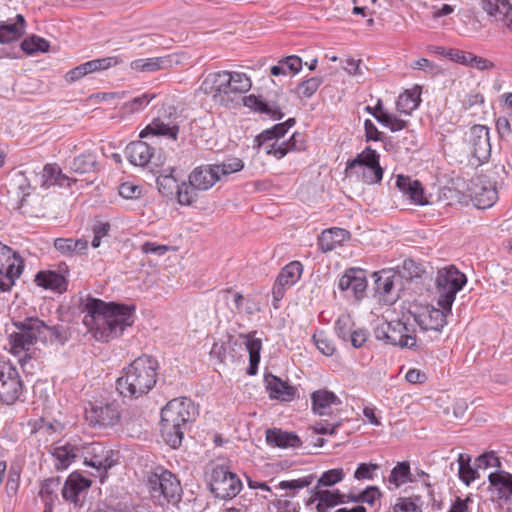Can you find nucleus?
<instances>
[{"instance_id":"obj_7","label":"nucleus","mask_w":512,"mask_h":512,"mask_svg":"<svg viewBox=\"0 0 512 512\" xmlns=\"http://www.w3.org/2000/svg\"><path fill=\"white\" fill-rule=\"evenodd\" d=\"M242 487L239 476L230 471L228 466L216 465L212 469L209 490L215 498L230 500L240 493Z\"/></svg>"},{"instance_id":"obj_15","label":"nucleus","mask_w":512,"mask_h":512,"mask_svg":"<svg viewBox=\"0 0 512 512\" xmlns=\"http://www.w3.org/2000/svg\"><path fill=\"white\" fill-rule=\"evenodd\" d=\"M375 294L380 301L387 304H393L398 299L395 292V282L400 280L401 276L392 270H381L373 273Z\"/></svg>"},{"instance_id":"obj_58","label":"nucleus","mask_w":512,"mask_h":512,"mask_svg":"<svg viewBox=\"0 0 512 512\" xmlns=\"http://www.w3.org/2000/svg\"><path fill=\"white\" fill-rule=\"evenodd\" d=\"M214 168L217 170V174L220 179L221 176H228L232 173L241 171L244 168V162L240 158L229 157L220 164H214Z\"/></svg>"},{"instance_id":"obj_55","label":"nucleus","mask_w":512,"mask_h":512,"mask_svg":"<svg viewBox=\"0 0 512 512\" xmlns=\"http://www.w3.org/2000/svg\"><path fill=\"white\" fill-rule=\"evenodd\" d=\"M497 199L495 188L482 187L480 191H475L472 200L479 209L491 207Z\"/></svg>"},{"instance_id":"obj_45","label":"nucleus","mask_w":512,"mask_h":512,"mask_svg":"<svg viewBox=\"0 0 512 512\" xmlns=\"http://www.w3.org/2000/svg\"><path fill=\"white\" fill-rule=\"evenodd\" d=\"M98 162L94 153H83L72 160L70 169L77 174H89L97 171Z\"/></svg>"},{"instance_id":"obj_61","label":"nucleus","mask_w":512,"mask_h":512,"mask_svg":"<svg viewBox=\"0 0 512 512\" xmlns=\"http://www.w3.org/2000/svg\"><path fill=\"white\" fill-rule=\"evenodd\" d=\"M91 230L93 233L91 245L93 248H98L101 245L102 239L109 235L111 224L95 218L91 226Z\"/></svg>"},{"instance_id":"obj_53","label":"nucleus","mask_w":512,"mask_h":512,"mask_svg":"<svg viewBox=\"0 0 512 512\" xmlns=\"http://www.w3.org/2000/svg\"><path fill=\"white\" fill-rule=\"evenodd\" d=\"M199 189L192 186L189 181H183L179 184L177 192L175 196L177 197V201L182 206H190L198 199V191Z\"/></svg>"},{"instance_id":"obj_14","label":"nucleus","mask_w":512,"mask_h":512,"mask_svg":"<svg viewBox=\"0 0 512 512\" xmlns=\"http://www.w3.org/2000/svg\"><path fill=\"white\" fill-rule=\"evenodd\" d=\"M165 118H168V122L162 117H157L152 120L139 134L140 138L147 136H161L176 141L179 134V124L177 116L171 111L166 113Z\"/></svg>"},{"instance_id":"obj_35","label":"nucleus","mask_w":512,"mask_h":512,"mask_svg":"<svg viewBox=\"0 0 512 512\" xmlns=\"http://www.w3.org/2000/svg\"><path fill=\"white\" fill-rule=\"evenodd\" d=\"M421 87L415 85L411 89H406L401 93L396 101V109L398 112L410 115L416 110L421 103Z\"/></svg>"},{"instance_id":"obj_46","label":"nucleus","mask_w":512,"mask_h":512,"mask_svg":"<svg viewBox=\"0 0 512 512\" xmlns=\"http://www.w3.org/2000/svg\"><path fill=\"white\" fill-rule=\"evenodd\" d=\"M174 169L170 168L169 172L164 170L156 179L158 191L166 198L172 199L178 189V180L173 175Z\"/></svg>"},{"instance_id":"obj_4","label":"nucleus","mask_w":512,"mask_h":512,"mask_svg":"<svg viewBox=\"0 0 512 512\" xmlns=\"http://www.w3.org/2000/svg\"><path fill=\"white\" fill-rule=\"evenodd\" d=\"M415 330L408 327V324L401 320L382 321L374 328V336L385 344L411 349L416 352L423 350L418 344Z\"/></svg>"},{"instance_id":"obj_43","label":"nucleus","mask_w":512,"mask_h":512,"mask_svg":"<svg viewBox=\"0 0 512 512\" xmlns=\"http://www.w3.org/2000/svg\"><path fill=\"white\" fill-rule=\"evenodd\" d=\"M71 337L69 329L63 325L49 326L45 323L41 342L43 344H59L64 345Z\"/></svg>"},{"instance_id":"obj_5","label":"nucleus","mask_w":512,"mask_h":512,"mask_svg":"<svg viewBox=\"0 0 512 512\" xmlns=\"http://www.w3.org/2000/svg\"><path fill=\"white\" fill-rule=\"evenodd\" d=\"M466 283V275L455 265L451 264L439 269L435 279L439 307L450 312L457 293Z\"/></svg>"},{"instance_id":"obj_2","label":"nucleus","mask_w":512,"mask_h":512,"mask_svg":"<svg viewBox=\"0 0 512 512\" xmlns=\"http://www.w3.org/2000/svg\"><path fill=\"white\" fill-rule=\"evenodd\" d=\"M158 360L147 354L137 357L123 368L116 381V390L124 398L137 399L151 391L157 382Z\"/></svg>"},{"instance_id":"obj_20","label":"nucleus","mask_w":512,"mask_h":512,"mask_svg":"<svg viewBox=\"0 0 512 512\" xmlns=\"http://www.w3.org/2000/svg\"><path fill=\"white\" fill-rule=\"evenodd\" d=\"M396 187L412 203L420 206L429 204L423 185L419 180H413L409 176L400 174L396 179Z\"/></svg>"},{"instance_id":"obj_23","label":"nucleus","mask_w":512,"mask_h":512,"mask_svg":"<svg viewBox=\"0 0 512 512\" xmlns=\"http://www.w3.org/2000/svg\"><path fill=\"white\" fill-rule=\"evenodd\" d=\"M92 481L78 472H72L65 480L62 497L67 502L78 504L79 496L91 487Z\"/></svg>"},{"instance_id":"obj_26","label":"nucleus","mask_w":512,"mask_h":512,"mask_svg":"<svg viewBox=\"0 0 512 512\" xmlns=\"http://www.w3.org/2000/svg\"><path fill=\"white\" fill-rule=\"evenodd\" d=\"M37 286L62 293L67 290L68 281L61 271L41 270L37 272L34 278Z\"/></svg>"},{"instance_id":"obj_56","label":"nucleus","mask_w":512,"mask_h":512,"mask_svg":"<svg viewBox=\"0 0 512 512\" xmlns=\"http://www.w3.org/2000/svg\"><path fill=\"white\" fill-rule=\"evenodd\" d=\"M376 121L390 129L391 132H397L407 128L408 121L398 118L396 115L389 113L387 110L379 113Z\"/></svg>"},{"instance_id":"obj_63","label":"nucleus","mask_w":512,"mask_h":512,"mask_svg":"<svg viewBox=\"0 0 512 512\" xmlns=\"http://www.w3.org/2000/svg\"><path fill=\"white\" fill-rule=\"evenodd\" d=\"M317 349L325 356H332L336 347L324 331L315 332L312 337Z\"/></svg>"},{"instance_id":"obj_1","label":"nucleus","mask_w":512,"mask_h":512,"mask_svg":"<svg viewBox=\"0 0 512 512\" xmlns=\"http://www.w3.org/2000/svg\"><path fill=\"white\" fill-rule=\"evenodd\" d=\"M85 312L83 324L99 342L107 343L120 337L127 327L134 324L136 306L119 302H105L87 296L82 303Z\"/></svg>"},{"instance_id":"obj_18","label":"nucleus","mask_w":512,"mask_h":512,"mask_svg":"<svg viewBox=\"0 0 512 512\" xmlns=\"http://www.w3.org/2000/svg\"><path fill=\"white\" fill-rule=\"evenodd\" d=\"M311 493L312 495L308 501V504L317 502V512H329V510H331L332 508L340 504L346 503V495L342 493L339 489L329 490L314 487L311 490Z\"/></svg>"},{"instance_id":"obj_49","label":"nucleus","mask_w":512,"mask_h":512,"mask_svg":"<svg viewBox=\"0 0 512 512\" xmlns=\"http://www.w3.org/2000/svg\"><path fill=\"white\" fill-rule=\"evenodd\" d=\"M471 457L468 454H459L458 463L459 470L458 476L459 479L467 486H469L473 481L479 478L478 468L474 465L472 467L470 465Z\"/></svg>"},{"instance_id":"obj_33","label":"nucleus","mask_w":512,"mask_h":512,"mask_svg":"<svg viewBox=\"0 0 512 512\" xmlns=\"http://www.w3.org/2000/svg\"><path fill=\"white\" fill-rule=\"evenodd\" d=\"M256 331L248 334H241L240 337L245 339V346L249 353V366L246 373L249 376H254L258 372V365L260 363V352L262 349V341L260 338H255Z\"/></svg>"},{"instance_id":"obj_40","label":"nucleus","mask_w":512,"mask_h":512,"mask_svg":"<svg viewBox=\"0 0 512 512\" xmlns=\"http://www.w3.org/2000/svg\"><path fill=\"white\" fill-rule=\"evenodd\" d=\"M170 65L171 59L169 57L136 59L130 63L131 69L139 72H156L162 69H166Z\"/></svg>"},{"instance_id":"obj_3","label":"nucleus","mask_w":512,"mask_h":512,"mask_svg":"<svg viewBox=\"0 0 512 512\" xmlns=\"http://www.w3.org/2000/svg\"><path fill=\"white\" fill-rule=\"evenodd\" d=\"M146 485L156 506H176L182 500L183 491L179 479L162 466H157L146 473Z\"/></svg>"},{"instance_id":"obj_24","label":"nucleus","mask_w":512,"mask_h":512,"mask_svg":"<svg viewBox=\"0 0 512 512\" xmlns=\"http://www.w3.org/2000/svg\"><path fill=\"white\" fill-rule=\"evenodd\" d=\"M444 311L445 310L441 307L440 309L434 307H426L425 311L422 313H409L413 316L414 321L422 330H434L440 332L446 324V315Z\"/></svg>"},{"instance_id":"obj_19","label":"nucleus","mask_w":512,"mask_h":512,"mask_svg":"<svg viewBox=\"0 0 512 512\" xmlns=\"http://www.w3.org/2000/svg\"><path fill=\"white\" fill-rule=\"evenodd\" d=\"M480 6L488 16L512 30V4L510 0H480Z\"/></svg>"},{"instance_id":"obj_16","label":"nucleus","mask_w":512,"mask_h":512,"mask_svg":"<svg viewBox=\"0 0 512 512\" xmlns=\"http://www.w3.org/2000/svg\"><path fill=\"white\" fill-rule=\"evenodd\" d=\"M338 287L342 292L351 291L356 299H361L367 288L366 272L361 268H349L340 277Z\"/></svg>"},{"instance_id":"obj_10","label":"nucleus","mask_w":512,"mask_h":512,"mask_svg":"<svg viewBox=\"0 0 512 512\" xmlns=\"http://www.w3.org/2000/svg\"><path fill=\"white\" fill-rule=\"evenodd\" d=\"M118 452L100 442L82 444L83 463L86 466L95 468L99 472L106 473L118 462Z\"/></svg>"},{"instance_id":"obj_59","label":"nucleus","mask_w":512,"mask_h":512,"mask_svg":"<svg viewBox=\"0 0 512 512\" xmlns=\"http://www.w3.org/2000/svg\"><path fill=\"white\" fill-rule=\"evenodd\" d=\"M156 97L154 93H143L140 96L134 97L133 99L127 101L123 105V110L125 113H136L143 110L148 104Z\"/></svg>"},{"instance_id":"obj_21","label":"nucleus","mask_w":512,"mask_h":512,"mask_svg":"<svg viewBox=\"0 0 512 512\" xmlns=\"http://www.w3.org/2000/svg\"><path fill=\"white\" fill-rule=\"evenodd\" d=\"M50 453L56 459L55 469H67L76 458L82 455V444L78 445L72 442H65L64 444H55Z\"/></svg>"},{"instance_id":"obj_41","label":"nucleus","mask_w":512,"mask_h":512,"mask_svg":"<svg viewBox=\"0 0 512 512\" xmlns=\"http://www.w3.org/2000/svg\"><path fill=\"white\" fill-rule=\"evenodd\" d=\"M57 251L66 255H81L88 249V242L84 239L57 238L54 241Z\"/></svg>"},{"instance_id":"obj_13","label":"nucleus","mask_w":512,"mask_h":512,"mask_svg":"<svg viewBox=\"0 0 512 512\" xmlns=\"http://www.w3.org/2000/svg\"><path fill=\"white\" fill-rule=\"evenodd\" d=\"M468 143L471 153L479 164L488 161L491 155L489 129L485 125L475 124L469 129Z\"/></svg>"},{"instance_id":"obj_44","label":"nucleus","mask_w":512,"mask_h":512,"mask_svg":"<svg viewBox=\"0 0 512 512\" xmlns=\"http://www.w3.org/2000/svg\"><path fill=\"white\" fill-rule=\"evenodd\" d=\"M302 273V263L300 261H292L281 269L276 281H278L280 285L291 287L300 280Z\"/></svg>"},{"instance_id":"obj_39","label":"nucleus","mask_w":512,"mask_h":512,"mask_svg":"<svg viewBox=\"0 0 512 512\" xmlns=\"http://www.w3.org/2000/svg\"><path fill=\"white\" fill-rule=\"evenodd\" d=\"M188 429H182L178 424L166 423L160 421V432L163 440L173 449L181 446L184 433Z\"/></svg>"},{"instance_id":"obj_42","label":"nucleus","mask_w":512,"mask_h":512,"mask_svg":"<svg viewBox=\"0 0 512 512\" xmlns=\"http://www.w3.org/2000/svg\"><path fill=\"white\" fill-rule=\"evenodd\" d=\"M302 66L303 62L299 56L290 55L281 58L276 65H273L270 68V73L273 76L286 75L287 72L295 75L300 72Z\"/></svg>"},{"instance_id":"obj_12","label":"nucleus","mask_w":512,"mask_h":512,"mask_svg":"<svg viewBox=\"0 0 512 512\" xmlns=\"http://www.w3.org/2000/svg\"><path fill=\"white\" fill-rule=\"evenodd\" d=\"M281 93L274 95H248L243 99L244 106L261 114L268 115L273 120H281L284 117L282 107L279 104Z\"/></svg>"},{"instance_id":"obj_17","label":"nucleus","mask_w":512,"mask_h":512,"mask_svg":"<svg viewBox=\"0 0 512 512\" xmlns=\"http://www.w3.org/2000/svg\"><path fill=\"white\" fill-rule=\"evenodd\" d=\"M118 63V57L115 56L93 59L69 70L65 75V80L69 83H73L90 73L106 70Z\"/></svg>"},{"instance_id":"obj_8","label":"nucleus","mask_w":512,"mask_h":512,"mask_svg":"<svg viewBox=\"0 0 512 512\" xmlns=\"http://www.w3.org/2000/svg\"><path fill=\"white\" fill-rule=\"evenodd\" d=\"M120 419L121 412L116 401L89 402V406L85 408V420L95 429L112 428L120 422Z\"/></svg>"},{"instance_id":"obj_38","label":"nucleus","mask_w":512,"mask_h":512,"mask_svg":"<svg viewBox=\"0 0 512 512\" xmlns=\"http://www.w3.org/2000/svg\"><path fill=\"white\" fill-rule=\"evenodd\" d=\"M41 185L49 188L51 186L70 187V178L62 173L60 167L56 164H46L41 173Z\"/></svg>"},{"instance_id":"obj_60","label":"nucleus","mask_w":512,"mask_h":512,"mask_svg":"<svg viewBox=\"0 0 512 512\" xmlns=\"http://www.w3.org/2000/svg\"><path fill=\"white\" fill-rule=\"evenodd\" d=\"M21 468L18 465H11L8 470V477L6 482V494L9 498L17 495L20 487Z\"/></svg>"},{"instance_id":"obj_57","label":"nucleus","mask_w":512,"mask_h":512,"mask_svg":"<svg viewBox=\"0 0 512 512\" xmlns=\"http://www.w3.org/2000/svg\"><path fill=\"white\" fill-rule=\"evenodd\" d=\"M344 478L345 472L343 468H333L322 473L317 480V485L315 487H319V489H323V487H332L341 482Z\"/></svg>"},{"instance_id":"obj_6","label":"nucleus","mask_w":512,"mask_h":512,"mask_svg":"<svg viewBox=\"0 0 512 512\" xmlns=\"http://www.w3.org/2000/svg\"><path fill=\"white\" fill-rule=\"evenodd\" d=\"M13 326L18 330L9 335V344L14 354L28 351L31 346L41 342L45 322L38 317H26L23 320H12Z\"/></svg>"},{"instance_id":"obj_22","label":"nucleus","mask_w":512,"mask_h":512,"mask_svg":"<svg viewBox=\"0 0 512 512\" xmlns=\"http://www.w3.org/2000/svg\"><path fill=\"white\" fill-rule=\"evenodd\" d=\"M264 382L271 399L290 402L296 397L297 388L273 374H265Z\"/></svg>"},{"instance_id":"obj_50","label":"nucleus","mask_w":512,"mask_h":512,"mask_svg":"<svg viewBox=\"0 0 512 512\" xmlns=\"http://www.w3.org/2000/svg\"><path fill=\"white\" fill-rule=\"evenodd\" d=\"M315 480L314 474H309L304 477L293 479V480H283L279 482L277 488L282 490H288L286 493L287 497H294L298 490L309 487L313 481Z\"/></svg>"},{"instance_id":"obj_31","label":"nucleus","mask_w":512,"mask_h":512,"mask_svg":"<svg viewBox=\"0 0 512 512\" xmlns=\"http://www.w3.org/2000/svg\"><path fill=\"white\" fill-rule=\"evenodd\" d=\"M228 71H217L209 73L200 85V91L206 95H211L215 102L223 104L222 90L224 80Z\"/></svg>"},{"instance_id":"obj_37","label":"nucleus","mask_w":512,"mask_h":512,"mask_svg":"<svg viewBox=\"0 0 512 512\" xmlns=\"http://www.w3.org/2000/svg\"><path fill=\"white\" fill-rule=\"evenodd\" d=\"M488 480L498 493V497L505 501L511 499L512 496V474L503 470L490 473Z\"/></svg>"},{"instance_id":"obj_32","label":"nucleus","mask_w":512,"mask_h":512,"mask_svg":"<svg viewBox=\"0 0 512 512\" xmlns=\"http://www.w3.org/2000/svg\"><path fill=\"white\" fill-rule=\"evenodd\" d=\"M310 398L312 411L319 416L326 415L327 410L332 405H340L342 403L334 392L327 389L314 391Z\"/></svg>"},{"instance_id":"obj_54","label":"nucleus","mask_w":512,"mask_h":512,"mask_svg":"<svg viewBox=\"0 0 512 512\" xmlns=\"http://www.w3.org/2000/svg\"><path fill=\"white\" fill-rule=\"evenodd\" d=\"M374 156H379V153L372 149L370 146H367L361 153L357 154V156L353 159H349L346 162V171H350L351 173L360 170L363 167H366L368 164V159H373Z\"/></svg>"},{"instance_id":"obj_11","label":"nucleus","mask_w":512,"mask_h":512,"mask_svg":"<svg viewBox=\"0 0 512 512\" xmlns=\"http://www.w3.org/2000/svg\"><path fill=\"white\" fill-rule=\"evenodd\" d=\"M23 392V382L17 368L9 362L0 361V402L12 405Z\"/></svg>"},{"instance_id":"obj_29","label":"nucleus","mask_w":512,"mask_h":512,"mask_svg":"<svg viewBox=\"0 0 512 512\" xmlns=\"http://www.w3.org/2000/svg\"><path fill=\"white\" fill-rule=\"evenodd\" d=\"M188 178L189 183L192 186L203 191L210 189L217 181L220 180L214 165H201L196 167L190 173Z\"/></svg>"},{"instance_id":"obj_62","label":"nucleus","mask_w":512,"mask_h":512,"mask_svg":"<svg viewBox=\"0 0 512 512\" xmlns=\"http://www.w3.org/2000/svg\"><path fill=\"white\" fill-rule=\"evenodd\" d=\"M228 76L231 78V82L234 85V91L236 94H243L251 89L252 81L243 72L228 71Z\"/></svg>"},{"instance_id":"obj_52","label":"nucleus","mask_w":512,"mask_h":512,"mask_svg":"<svg viewBox=\"0 0 512 512\" xmlns=\"http://www.w3.org/2000/svg\"><path fill=\"white\" fill-rule=\"evenodd\" d=\"M49 47V42L37 35H31L25 38L20 44L21 50L27 55H34L39 52H47Z\"/></svg>"},{"instance_id":"obj_27","label":"nucleus","mask_w":512,"mask_h":512,"mask_svg":"<svg viewBox=\"0 0 512 512\" xmlns=\"http://www.w3.org/2000/svg\"><path fill=\"white\" fill-rule=\"evenodd\" d=\"M25 30L26 21L22 14H17L14 20L0 21V43L8 44L19 40Z\"/></svg>"},{"instance_id":"obj_25","label":"nucleus","mask_w":512,"mask_h":512,"mask_svg":"<svg viewBox=\"0 0 512 512\" xmlns=\"http://www.w3.org/2000/svg\"><path fill=\"white\" fill-rule=\"evenodd\" d=\"M350 237V232L343 228L332 227L325 229L318 236V249L323 253L330 252L336 247L342 245L346 240L350 239Z\"/></svg>"},{"instance_id":"obj_48","label":"nucleus","mask_w":512,"mask_h":512,"mask_svg":"<svg viewBox=\"0 0 512 512\" xmlns=\"http://www.w3.org/2000/svg\"><path fill=\"white\" fill-rule=\"evenodd\" d=\"M1 265V270L5 272L10 270V266L16 268L18 265L21 266V272H23L25 262L18 252L13 251L12 248L0 242V266Z\"/></svg>"},{"instance_id":"obj_64","label":"nucleus","mask_w":512,"mask_h":512,"mask_svg":"<svg viewBox=\"0 0 512 512\" xmlns=\"http://www.w3.org/2000/svg\"><path fill=\"white\" fill-rule=\"evenodd\" d=\"M496 130L501 141L512 139V121L506 116H500L496 119Z\"/></svg>"},{"instance_id":"obj_28","label":"nucleus","mask_w":512,"mask_h":512,"mask_svg":"<svg viewBox=\"0 0 512 512\" xmlns=\"http://www.w3.org/2000/svg\"><path fill=\"white\" fill-rule=\"evenodd\" d=\"M266 442L272 447L299 448L303 441L294 432L283 431L280 428H272L266 431Z\"/></svg>"},{"instance_id":"obj_51","label":"nucleus","mask_w":512,"mask_h":512,"mask_svg":"<svg viewBox=\"0 0 512 512\" xmlns=\"http://www.w3.org/2000/svg\"><path fill=\"white\" fill-rule=\"evenodd\" d=\"M61 484L60 477H51L41 483L39 496L43 503H55L58 499L57 491Z\"/></svg>"},{"instance_id":"obj_34","label":"nucleus","mask_w":512,"mask_h":512,"mask_svg":"<svg viewBox=\"0 0 512 512\" xmlns=\"http://www.w3.org/2000/svg\"><path fill=\"white\" fill-rule=\"evenodd\" d=\"M126 153L131 164L136 166H145L151 160L154 148H152L148 143L139 140L131 142L126 147Z\"/></svg>"},{"instance_id":"obj_36","label":"nucleus","mask_w":512,"mask_h":512,"mask_svg":"<svg viewBox=\"0 0 512 512\" xmlns=\"http://www.w3.org/2000/svg\"><path fill=\"white\" fill-rule=\"evenodd\" d=\"M365 184L373 185L380 183L383 179L384 169L380 165V155L368 159L366 167L352 172Z\"/></svg>"},{"instance_id":"obj_30","label":"nucleus","mask_w":512,"mask_h":512,"mask_svg":"<svg viewBox=\"0 0 512 512\" xmlns=\"http://www.w3.org/2000/svg\"><path fill=\"white\" fill-rule=\"evenodd\" d=\"M384 481L389 491L397 490L404 484L414 482L415 480L411 473L410 462L407 460L397 462V464L391 469L388 478Z\"/></svg>"},{"instance_id":"obj_47","label":"nucleus","mask_w":512,"mask_h":512,"mask_svg":"<svg viewBox=\"0 0 512 512\" xmlns=\"http://www.w3.org/2000/svg\"><path fill=\"white\" fill-rule=\"evenodd\" d=\"M322 83L323 77L321 76L304 77L292 92L300 99H309L317 92Z\"/></svg>"},{"instance_id":"obj_9","label":"nucleus","mask_w":512,"mask_h":512,"mask_svg":"<svg viewBox=\"0 0 512 512\" xmlns=\"http://www.w3.org/2000/svg\"><path fill=\"white\" fill-rule=\"evenodd\" d=\"M196 408L186 397L170 400L161 410V422L178 424L182 429H189L195 420Z\"/></svg>"}]
</instances>
